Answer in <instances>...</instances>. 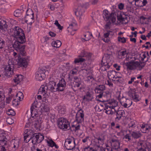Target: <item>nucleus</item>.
<instances>
[{"label":"nucleus","mask_w":151,"mask_h":151,"mask_svg":"<svg viewBox=\"0 0 151 151\" xmlns=\"http://www.w3.org/2000/svg\"><path fill=\"white\" fill-rule=\"evenodd\" d=\"M86 100L87 101H91L93 98V96L89 92H87L86 94Z\"/></svg>","instance_id":"obj_35"},{"label":"nucleus","mask_w":151,"mask_h":151,"mask_svg":"<svg viewBox=\"0 0 151 151\" xmlns=\"http://www.w3.org/2000/svg\"><path fill=\"white\" fill-rule=\"evenodd\" d=\"M111 24V22L109 21L105 25V28L106 30H108L110 28V26Z\"/></svg>","instance_id":"obj_56"},{"label":"nucleus","mask_w":151,"mask_h":151,"mask_svg":"<svg viewBox=\"0 0 151 151\" xmlns=\"http://www.w3.org/2000/svg\"><path fill=\"white\" fill-rule=\"evenodd\" d=\"M0 29L1 30H4L7 29L8 27V25L7 24V22L4 20H1L0 21Z\"/></svg>","instance_id":"obj_24"},{"label":"nucleus","mask_w":151,"mask_h":151,"mask_svg":"<svg viewBox=\"0 0 151 151\" xmlns=\"http://www.w3.org/2000/svg\"><path fill=\"white\" fill-rule=\"evenodd\" d=\"M12 104L14 106H17L19 105L16 99H14L12 101Z\"/></svg>","instance_id":"obj_61"},{"label":"nucleus","mask_w":151,"mask_h":151,"mask_svg":"<svg viewBox=\"0 0 151 151\" xmlns=\"http://www.w3.org/2000/svg\"><path fill=\"white\" fill-rule=\"evenodd\" d=\"M84 12L83 7L82 6H79L75 12V13L77 16H80L83 14Z\"/></svg>","instance_id":"obj_21"},{"label":"nucleus","mask_w":151,"mask_h":151,"mask_svg":"<svg viewBox=\"0 0 151 151\" xmlns=\"http://www.w3.org/2000/svg\"><path fill=\"white\" fill-rule=\"evenodd\" d=\"M120 102L121 104L125 108L129 107L128 105L127 104L124 102L123 99H121L120 100Z\"/></svg>","instance_id":"obj_44"},{"label":"nucleus","mask_w":151,"mask_h":151,"mask_svg":"<svg viewBox=\"0 0 151 151\" xmlns=\"http://www.w3.org/2000/svg\"><path fill=\"white\" fill-rule=\"evenodd\" d=\"M116 72L114 70L109 71L108 72L107 76L109 79L113 78V79H115L116 76H117L116 75Z\"/></svg>","instance_id":"obj_22"},{"label":"nucleus","mask_w":151,"mask_h":151,"mask_svg":"<svg viewBox=\"0 0 151 151\" xmlns=\"http://www.w3.org/2000/svg\"><path fill=\"white\" fill-rule=\"evenodd\" d=\"M142 55V54H141L140 55V56H141ZM146 54H145V53L144 52V53H142V56H140V59L142 61H143L145 59V60L147 59L146 58Z\"/></svg>","instance_id":"obj_54"},{"label":"nucleus","mask_w":151,"mask_h":151,"mask_svg":"<svg viewBox=\"0 0 151 151\" xmlns=\"http://www.w3.org/2000/svg\"><path fill=\"white\" fill-rule=\"evenodd\" d=\"M41 123L38 120H35L34 123V127L37 129L40 127Z\"/></svg>","instance_id":"obj_34"},{"label":"nucleus","mask_w":151,"mask_h":151,"mask_svg":"<svg viewBox=\"0 0 151 151\" xmlns=\"http://www.w3.org/2000/svg\"><path fill=\"white\" fill-rule=\"evenodd\" d=\"M116 113L117 117L116 118V119H118V120H120L122 116V114L124 113V111L122 110H118L117 111H115Z\"/></svg>","instance_id":"obj_29"},{"label":"nucleus","mask_w":151,"mask_h":151,"mask_svg":"<svg viewBox=\"0 0 151 151\" xmlns=\"http://www.w3.org/2000/svg\"><path fill=\"white\" fill-rule=\"evenodd\" d=\"M129 1L131 0H129ZM134 1L135 5L138 7H142L145 6L147 3L146 0H133V1H129V2L131 4Z\"/></svg>","instance_id":"obj_17"},{"label":"nucleus","mask_w":151,"mask_h":151,"mask_svg":"<svg viewBox=\"0 0 151 151\" xmlns=\"http://www.w3.org/2000/svg\"><path fill=\"white\" fill-rule=\"evenodd\" d=\"M58 83H60V84L61 85H63V86H66V83L65 80L64 78H62L60 80Z\"/></svg>","instance_id":"obj_53"},{"label":"nucleus","mask_w":151,"mask_h":151,"mask_svg":"<svg viewBox=\"0 0 151 151\" xmlns=\"http://www.w3.org/2000/svg\"><path fill=\"white\" fill-rule=\"evenodd\" d=\"M45 70L40 69L35 73V79L38 81L42 80L45 77Z\"/></svg>","instance_id":"obj_13"},{"label":"nucleus","mask_w":151,"mask_h":151,"mask_svg":"<svg viewBox=\"0 0 151 151\" xmlns=\"http://www.w3.org/2000/svg\"><path fill=\"white\" fill-rule=\"evenodd\" d=\"M114 66L116 68V69L117 70H119L120 69V66L118 65L117 64H115L114 65Z\"/></svg>","instance_id":"obj_63"},{"label":"nucleus","mask_w":151,"mask_h":151,"mask_svg":"<svg viewBox=\"0 0 151 151\" xmlns=\"http://www.w3.org/2000/svg\"><path fill=\"white\" fill-rule=\"evenodd\" d=\"M105 86L103 85H100L97 86L95 89L96 93L97 94L96 99L99 101H101L99 99V98H101L103 96V92L105 90Z\"/></svg>","instance_id":"obj_8"},{"label":"nucleus","mask_w":151,"mask_h":151,"mask_svg":"<svg viewBox=\"0 0 151 151\" xmlns=\"http://www.w3.org/2000/svg\"><path fill=\"white\" fill-rule=\"evenodd\" d=\"M124 64L127 66V69L134 70L138 66L139 63L137 61L131 60L130 61L125 63Z\"/></svg>","instance_id":"obj_12"},{"label":"nucleus","mask_w":151,"mask_h":151,"mask_svg":"<svg viewBox=\"0 0 151 151\" xmlns=\"http://www.w3.org/2000/svg\"><path fill=\"white\" fill-rule=\"evenodd\" d=\"M27 131H25L24 132L25 134L24 136V141L25 142H28L31 139L32 143L34 145H36L41 142L44 139V136L41 133H35L33 134L32 136H31L29 139L27 140V138L29 137V133H31V132H32L31 130H29V131H27Z\"/></svg>","instance_id":"obj_1"},{"label":"nucleus","mask_w":151,"mask_h":151,"mask_svg":"<svg viewBox=\"0 0 151 151\" xmlns=\"http://www.w3.org/2000/svg\"><path fill=\"white\" fill-rule=\"evenodd\" d=\"M4 107V101H0V108L1 109Z\"/></svg>","instance_id":"obj_62"},{"label":"nucleus","mask_w":151,"mask_h":151,"mask_svg":"<svg viewBox=\"0 0 151 151\" xmlns=\"http://www.w3.org/2000/svg\"><path fill=\"white\" fill-rule=\"evenodd\" d=\"M47 142L49 146L52 147L54 146L55 145V143L52 139H50L49 141H47Z\"/></svg>","instance_id":"obj_45"},{"label":"nucleus","mask_w":151,"mask_h":151,"mask_svg":"<svg viewBox=\"0 0 151 151\" xmlns=\"http://www.w3.org/2000/svg\"><path fill=\"white\" fill-rule=\"evenodd\" d=\"M12 96H11L8 97L6 98V103L7 104H9L10 103V101L11 100H12Z\"/></svg>","instance_id":"obj_60"},{"label":"nucleus","mask_w":151,"mask_h":151,"mask_svg":"<svg viewBox=\"0 0 151 151\" xmlns=\"http://www.w3.org/2000/svg\"><path fill=\"white\" fill-rule=\"evenodd\" d=\"M22 40V39H20V40H17L15 41L13 45L14 48L17 52H19V54L20 56L21 55H24L25 53V51L24 50L25 46L21 45L25 42H21Z\"/></svg>","instance_id":"obj_5"},{"label":"nucleus","mask_w":151,"mask_h":151,"mask_svg":"<svg viewBox=\"0 0 151 151\" xmlns=\"http://www.w3.org/2000/svg\"><path fill=\"white\" fill-rule=\"evenodd\" d=\"M11 34L13 37L15 38L17 40L22 39V42H25L26 39L24 31L19 27H15L10 30Z\"/></svg>","instance_id":"obj_4"},{"label":"nucleus","mask_w":151,"mask_h":151,"mask_svg":"<svg viewBox=\"0 0 151 151\" xmlns=\"http://www.w3.org/2000/svg\"><path fill=\"white\" fill-rule=\"evenodd\" d=\"M7 114L9 115L12 116H14L15 115V112L12 109L9 110L8 111H7Z\"/></svg>","instance_id":"obj_50"},{"label":"nucleus","mask_w":151,"mask_h":151,"mask_svg":"<svg viewBox=\"0 0 151 151\" xmlns=\"http://www.w3.org/2000/svg\"><path fill=\"white\" fill-rule=\"evenodd\" d=\"M13 64H10L9 63L8 65L5 67V70L8 74L12 75L13 74V70H12L13 69Z\"/></svg>","instance_id":"obj_19"},{"label":"nucleus","mask_w":151,"mask_h":151,"mask_svg":"<svg viewBox=\"0 0 151 151\" xmlns=\"http://www.w3.org/2000/svg\"><path fill=\"white\" fill-rule=\"evenodd\" d=\"M6 137L4 135V134L1 133L0 134V140L4 139H5V137Z\"/></svg>","instance_id":"obj_64"},{"label":"nucleus","mask_w":151,"mask_h":151,"mask_svg":"<svg viewBox=\"0 0 151 151\" xmlns=\"http://www.w3.org/2000/svg\"><path fill=\"white\" fill-rule=\"evenodd\" d=\"M84 116L83 111L82 109L79 110L76 115V120L78 123L83 121Z\"/></svg>","instance_id":"obj_16"},{"label":"nucleus","mask_w":151,"mask_h":151,"mask_svg":"<svg viewBox=\"0 0 151 151\" xmlns=\"http://www.w3.org/2000/svg\"><path fill=\"white\" fill-rule=\"evenodd\" d=\"M107 10H105L103 11V17L106 21L111 20L112 23L115 22L116 20V14L115 13H111L109 14Z\"/></svg>","instance_id":"obj_7"},{"label":"nucleus","mask_w":151,"mask_h":151,"mask_svg":"<svg viewBox=\"0 0 151 151\" xmlns=\"http://www.w3.org/2000/svg\"><path fill=\"white\" fill-rule=\"evenodd\" d=\"M78 72V70L76 68H75L71 70L70 71V73L73 75H76Z\"/></svg>","instance_id":"obj_55"},{"label":"nucleus","mask_w":151,"mask_h":151,"mask_svg":"<svg viewBox=\"0 0 151 151\" xmlns=\"http://www.w3.org/2000/svg\"><path fill=\"white\" fill-rule=\"evenodd\" d=\"M104 151H113L112 150V148L106 145V147L104 149Z\"/></svg>","instance_id":"obj_58"},{"label":"nucleus","mask_w":151,"mask_h":151,"mask_svg":"<svg viewBox=\"0 0 151 151\" xmlns=\"http://www.w3.org/2000/svg\"><path fill=\"white\" fill-rule=\"evenodd\" d=\"M115 80H114V79H112V81L115 82V83H120L122 81L123 79L122 77L118 76L117 75L115 78Z\"/></svg>","instance_id":"obj_30"},{"label":"nucleus","mask_w":151,"mask_h":151,"mask_svg":"<svg viewBox=\"0 0 151 151\" xmlns=\"http://www.w3.org/2000/svg\"><path fill=\"white\" fill-rule=\"evenodd\" d=\"M61 44V42L59 40L54 41L52 43V46L57 48L60 47Z\"/></svg>","instance_id":"obj_27"},{"label":"nucleus","mask_w":151,"mask_h":151,"mask_svg":"<svg viewBox=\"0 0 151 151\" xmlns=\"http://www.w3.org/2000/svg\"><path fill=\"white\" fill-rule=\"evenodd\" d=\"M68 124V121L65 118H60L58 119V126L60 129H67Z\"/></svg>","instance_id":"obj_11"},{"label":"nucleus","mask_w":151,"mask_h":151,"mask_svg":"<svg viewBox=\"0 0 151 151\" xmlns=\"http://www.w3.org/2000/svg\"><path fill=\"white\" fill-rule=\"evenodd\" d=\"M111 145L113 149L117 150L120 148V142L118 140L112 139L111 140Z\"/></svg>","instance_id":"obj_18"},{"label":"nucleus","mask_w":151,"mask_h":151,"mask_svg":"<svg viewBox=\"0 0 151 151\" xmlns=\"http://www.w3.org/2000/svg\"><path fill=\"white\" fill-rule=\"evenodd\" d=\"M136 122L135 120H133L132 121H131L130 123L129 124V127H132L134 128L136 126Z\"/></svg>","instance_id":"obj_40"},{"label":"nucleus","mask_w":151,"mask_h":151,"mask_svg":"<svg viewBox=\"0 0 151 151\" xmlns=\"http://www.w3.org/2000/svg\"><path fill=\"white\" fill-rule=\"evenodd\" d=\"M104 106H105L104 110L105 111V112L106 113L109 115H112L114 114L115 111H114V110H113V109L111 108L110 109L109 107H106V105H104Z\"/></svg>","instance_id":"obj_26"},{"label":"nucleus","mask_w":151,"mask_h":151,"mask_svg":"<svg viewBox=\"0 0 151 151\" xmlns=\"http://www.w3.org/2000/svg\"><path fill=\"white\" fill-rule=\"evenodd\" d=\"M82 83V81H79V82L77 81H73L72 84V87L74 90H77L78 89V88L80 87V85Z\"/></svg>","instance_id":"obj_20"},{"label":"nucleus","mask_w":151,"mask_h":151,"mask_svg":"<svg viewBox=\"0 0 151 151\" xmlns=\"http://www.w3.org/2000/svg\"><path fill=\"white\" fill-rule=\"evenodd\" d=\"M96 139L98 141V142L99 143L101 144L103 143V142L105 140V138L104 136H103L98 137H97L96 138Z\"/></svg>","instance_id":"obj_32"},{"label":"nucleus","mask_w":151,"mask_h":151,"mask_svg":"<svg viewBox=\"0 0 151 151\" xmlns=\"http://www.w3.org/2000/svg\"><path fill=\"white\" fill-rule=\"evenodd\" d=\"M107 103L104 104V105H106V107H109L110 109L111 108L113 109L114 111H116V110L114 109V108L117 106L118 102L114 100L111 99L109 101H107Z\"/></svg>","instance_id":"obj_14"},{"label":"nucleus","mask_w":151,"mask_h":151,"mask_svg":"<svg viewBox=\"0 0 151 151\" xmlns=\"http://www.w3.org/2000/svg\"><path fill=\"white\" fill-rule=\"evenodd\" d=\"M36 107L37 106L35 105H32L31 107V112L32 117H36L38 115L36 110L35 109Z\"/></svg>","instance_id":"obj_23"},{"label":"nucleus","mask_w":151,"mask_h":151,"mask_svg":"<svg viewBox=\"0 0 151 151\" xmlns=\"http://www.w3.org/2000/svg\"><path fill=\"white\" fill-rule=\"evenodd\" d=\"M88 53V52H85L83 50L80 55L79 56V57L80 58H84Z\"/></svg>","instance_id":"obj_51"},{"label":"nucleus","mask_w":151,"mask_h":151,"mask_svg":"<svg viewBox=\"0 0 151 151\" xmlns=\"http://www.w3.org/2000/svg\"><path fill=\"white\" fill-rule=\"evenodd\" d=\"M23 80V76L21 75H17L15 78L13 79L14 81L17 83V84L19 83Z\"/></svg>","instance_id":"obj_28"},{"label":"nucleus","mask_w":151,"mask_h":151,"mask_svg":"<svg viewBox=\"0 0 151 151\" xmlns=\"http://www.w3.org/2000/svg\"><path fill=\"white\" fill-rule=\"evenodd\" d=\"M120 55L122 56H124L126 55H127L128 52L126 49H124L123 51H121L119 53Z\"/></svg>","instance_id":"obj_48"},{"label":"nucleus","mask_w":151,"mask_h":151,"mask_svg":"<svg viewBox=\"0 0 151 151\" xmlns=\"http://www.w3.org/2000/svg\"><path fill=\"white\" fill-rule=\"evenodd\" d=\"M57 86L58 91H63L65 87V86L58 83L57 84Z\"/></svg>","instance_id":"obj_36"},{"label":"nucleus","mask_w":151,"mask_h":151,"mask_svg":"<svg viewBox=\"0 0 151 151\" xmlns=\"http://www.w3.org/2000/svg\"><path fill=\"white\" fill-rule=\"evenodd\" d=\"M6 122L8 124H11L14 123V121L12 118H8L6 119Z\"/></svg>","instance_id":"obj_49"},{"label":"nucleus","mask_w":151,"mask_h":151,"mask_svg":"<svg viewBox=\"0 0 151 151\" xmlns=\"http://www.w3.org/2000/svg\"><path fill=\"white\" fill-rule=\"evenodd\" d=\"M75 145V140L73 137L66 139L64 144L66 149L69 150H73L74 148Z\"/></svg>","instance_id":"obj_10"},{"label":"nucleus","mask_w":151,"mask_h":151,"mask_svg":"<svg viewBox=\"0 0 151 151\" xmlns=\"http://www.w3.org/2000/svg\"><path fill=\"white\" fill-rule=\"evenodd\" d=\"M77 25V23L76 21L74 20L73 22L70 24L69 27H68V29H73V27L75 28L76 27Z\"/></svg>","instance_id":"obj_38"},{"label":"nucleus","mask_w":151,"mask_h":151,"mask_svg":"<svg viewBox=\"0 0 151 151\" xmlns=\"http://www.w3.org/2000/svg\"><path fill=\"white\" fill-rule=\"evenodd\" d=\"M34 14L31 9H28L26 12V15L24 17L25 22L28 24H31L34 22Z\"/></svg>","instance_id":"obj_9"},{"label":"nucleus","mask_w":151,"mask_h":151,"mask_svg":"<svg viewBox=\"0 0 151 151\" xmlns=\"http://www.w3.org/2000/svg\"><path fill=\"white\" fill-rule=\"evenodd\" d=\"M48 89L50 90L52 92L58 91L56 83L53 81H51L49 82L47 86H42L39 89L38 93L42 94L43 96L46 97Z\"/></svg>","instance_id":"obj_2"},{"label":"nucleus","mask_w":151,"mask_h":151,"mask_svg":"<svg viewBox=\"0 0 151 151\" xmlns=\"http://www.w3.org/2000/svg\"><path fill=\"white\" fill-rule=\"evenodd\" d=\"M113 62L112 56L111 54H105L103 57L101 64L102 65L101 69L102 70H106L111 66Z\"/></svg>","instance_id":"obj_3"},{"label":"nucleus","mask_w":151,"mask_h":151,"mask_svg":"<svg viewBox=\"0 0 151 151\" xmlns=\"http://www.w3.org/2000/svg\"><path fill=\"white\" fill-rule=\"evenodd\" d=\"M139 96L136 94L135 93H132L131 95L132 98L133 99L134 101H139Z\"/></svg>","instance_id":"obj_39"},{"label":"nucleus","mask_w":151,"mask_h":151,"mask_svg":"<svg viewBox=\"0 0 151 151\" xmlns=\"http://www.w3.org/2000/svg\"><path fill=\"white\" fill-rule=\"evenodd\" d=\"M5 46V42L4 40L0 38V49H2Z\"/></svg>","instance_id":"obj_47"},{"label":"nucleus","mask_w":151,"mask_h":151,"mask_svg":"<svg viewBox=\"0 0 151 151\" xmlns=\"http://www.w3.org/2000/svg\"><path fill=\"white\" fill-rule=\"evenodd\" d=\"M43 111L47 112L49 110V108L47 105H45L43 107Z\"/></svg>","instance_id":"obj_59"},{"label":"nucleus","mask_w":151,"mask_h":151,"mask_svg":"<svg viewBox=\"0 0 151 151\" xmlns=\"http://www.w3.org/2000/svg\"><path fill=\"white\" fill-rule=\"evenodd\" d=\"M131 136L134 139H137L142 136L141 133L139 132H132L130 133Z\"/></svg>","instance_id":"obj_25"},{"label":"nucleus","mask_w":151,"mask_h":151,"mask_svg":"<svg viewBox=\"0 0 151 151\" xmlns=\"http://www.w3.org/2000/svg\"><path fill=\"white\" fill-rule=\"evenodd\" d=\"M126 9L128 12L133 13L134 9L130 5H128L126 6Z\"/></svg>","instance_id":"obj_43"},{"label":"nucleus","mask_w":151,"mask_h":151,"mask_svg":"<svg viewBox=\"0 0 151 151\" xmlns=\"http://www.w3.org/2000/svg\"><path fill=\"white\" fill-rule=\"evenodd\" d=\"M122 99H123V100L125 101V102L127 104L128 106V107H129L132 104V102L131 100L127 99L124 97H122Z\"/></svg>","instance_id":"obj_37"},{"label":"nucleus","mask_w":151,"mask_h":151,"mask_svg":"<svg viewBox=\"0 0 151 151\" xmlns=\"http://www.w3.org/2000/svg\"><path fill=\"white\" fill-rule=\"evenodd\" d=\"M118 41L122 43H124L126 42V38L124 37H118Z\"/></svg>","instance_id":"obj_42"},{"label":"nucleus","mask_w":151,"mask_h":151,"mask_svg":"<svg viewBox=\"0 0 151 151\" xmlns=\"http://www.w3.org/2000/svg\"><path fill=\"white\" fill-rule=\"evenodd\" d=\"M116 16L117 17L118 20L121 22H124L125 21V19L127 20L128 19V17H126L124 18L123 17L121 13L119 15H116Z\"/></svg>","instance_id":"obj_31"},{"label":"nucleus","mask_w":151,"mask_h":151,"mask_svg":"<svg viewBox=\"0 0 151 151\" xmlns=\"http://www.w3.org/2000/svg\"><path fill=\"white\" fill-rule=\"evenodd\" d=\"M26 53L24 55H21L20 56V55L19 54L18 64L20 67L26 68L28 65L29 60V57L28 56H26Z\"/></svg>","instance_id":"obj_6"},{"label":"nucleus","mask_w":151,"mask_h":151,"mask_svg":"<svg viewBox=\"0 0 151 151\" xmlns=\"http://www.w3.org/2000/svg\"><path fill=\"white\" fill-rule=\"evenodd\" d=\"M6 139H4L0 140V145H1V146H4L6 145Z\"/></svg>","instance_id":"obj_46"},{"label":"nucleus","mask_w":151,"mask_h":151,"mask_svg":"<svg viewBox=\"0 0 151 151\" xmlns=\"http://www.w3.org/2000/svg\"><path fill=\"white\" fill-rule=\"evenodd\" d=\"M21 10H17L14 12V15L16 17H19L21 15Z\"/></svg>","instance_id":"obj_41"},{"label":"nucleus","mask_w":151,"mask_h":151,"mask_svg":"<svg viewBox=\"0 0 151 151\" xmlns=\"http://www.w3.org/2000/svg\"><path fill=\"white\" fill-rule=\"evenodd\" d=\"M58 112L60 114H64L65 113L66 109L64 107L60 106L58 107Z\"/></svg>","instance_id":"obj_33"},{"label":"nucleus","mask_w":151,"mask_h":151,"mask_svg":"<svg viewBox=\"0 0 151 151\" xmlns=\"http://www.w3.org/2000/svg\"><path fill=\"white\" fill-rule=\"evenodd\" d=\"M91 53H88L84 58H79L75 59L74 62L76 64L80 62H83L85 60L89 61L91 59Z\"/></svg>","instance_id":"obj_15"},{"label":"nucleus","mask_w":151,"mask_h":151,"mask_svg":"<svg viewBox=\"0 0 151 151\" xmlns=\"http://www.w3.org/2000/svg\"><path fill=\"white\" fill-rule=\"evenodd\" d=\"M72 127L74 128V129H73V130H74L76 132V131L80 129V125L79 124H78V125H72Z\"/></svg>","instance_id":"obj_52"},{"label":"nucleus","mask_w":151,"mask_h":151,"mask_svg":"<svg viewBox=\"0 0 151 151\" xmlns=\"http://www.w3.org/2000/svg\"><path fill=\"white\" fill-rule=\"evenodd\" d=\"M93 80V78L92 76H87L86 78V81L88 82L90 81H92Z\"/></svg>","instance_id":"obj_57"}]
</instances>
